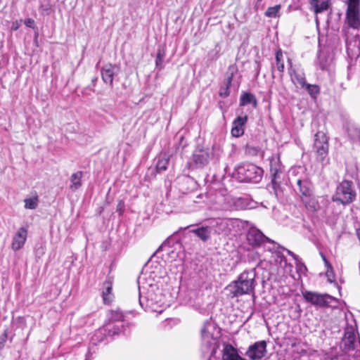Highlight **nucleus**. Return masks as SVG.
<instances>
[{
  "instance_id": "9b49d317",
  "label": "nucleus",
  "mask_w": 360,
  "mask_h": 360,
  "mask_svg": "<svg viewBox=\"0 0 360 360\" xmlns=\"http://www.w3.org/2000/svg\"><path fill=\"white\" fill-rule=\"evenodd\" d=\"M215 332H217V329L214 323L211 321H206L201 329V337L202 344L205 345L207 349H215L217 338L215 337Z\"/></svg>"
},
{
  "instance_id": "f704fd0d",
  "label": "nucleus",
  "mask_w": 360,
  "mask_h": 360,
  "mask_svg": "<svg viewBox=\"0 0 360 360\" xmlns=\"http://www.w3.org/2000/svg\"><path fill=\"white\" fill-rule=\"evenodd\" d=\"M25 202V207L26 209L30 210H34L37 208L38 205V198H26L24 200Z\"/></svg>"
},
{
  "instance_id": "20e7f679",
  "label": "nucleus",
  "mask_w": 360,
  "mask_h": 360,
  "mask_svg": "<svg viewBox=\"0 0 360 360\" xmlns=\"http://www.w3.org/2000/svg\"><path fill=\"white\" fill-rule=\"evenodd\" d=\"M234 175L241 182L259 183L263 175V169L253 164L246 163L236 168Z\"/></svg>"
},
{
  "instance_id": "1a4fd4ad",
  "label": "nucleus",
  "mask_w": 360,
  "mask_h": 360,
  "mask_svg": "<svg viewBox=\"0 0 360 360\" xmlns=\"http://www.w3.org/2000/svg\"><path fill=\"white\" fill-rule=\"evenodd\" d=\"M108 320L105 327L109 335H114L124 331V315L121 311L110 310L108 314Z\"/></svg>"
},
{
  "instance_id": "f257e3e1",
  "label": "nucleus",
  "mask_w": 360,
  "mask_h": 360,
  "mask_svg": "<svg viewBox=\"0 0 360 360\" xmlns=\"http://www.w3.org/2000/svg\"><path fill=\"white\" fill-rule=\"evenodd\" d=\"M160 281H155L149 277L139 283V304L141 307L158 311L159 308L167 305L165 295L160 287Z\"/></svg>"
},
{
  "instance_id": "58836bf2",
  "label": "nucleus",
  "mask_w": 360,
  "mask_h": 360,
  "mask_svg": "<svg viewBox=\"0 0 360 360\" xmlns=\"http://www.w3.org/2000/svg\"><path fill=\"white\" fill-rule=\"evenodd\" d=\"M295 261L297 271L300 273H304L307 271V267L302 262L299 257L297 258V260Z\"/></svg>"
},
{
  "instance_id": "49530a36",
  "label": "nucleus",
  "mask_w": 360,
  "mask_h": 360,
  "mask_svg": "<svg viewBox=\"0 0 360 360\" xmlns=\"http://www.w3.org/2000/svg\"><path fill=\"white\" fill-rule=\"evenodd\" d=\"M287 253L290 255L295 260H297V258L299 257L297 255H296L294 252L290 251V250L286 249L285 250Z\"/></svg>"
},
{
  "instance_id": "423d86ee",
  "label": "nucleus",
  "mask_w": 360,
  "mask_h": 360,
  "mask_svg": "<svg viewBox=\"0 0 360 360\" xmlns=\"http://www.w3.org/2000/svg\"><path fill=\"white\" fill-rule=\"evenodd\" d=\"M356 195L353 183L348 180H344L338 185L335 193L332 196V200L346 205L354 202Z\"/></svg>"
},
{
  "instance_id": "dca6fc26",
  "label": "nucleus",
  "mask_w": 360,
  "mask_h": 360,
  "mask_svg": "<svg viewBox=\"0 0 360 360\" xmlns=\"http://www.w3.org/2000/svg\"><path fill=\"white\" fill-rule=\"evenodd\" d=\"M119 72V68L110 63L105 65L101 70V77L104 83L113 86L114 76Z\"/></svg>"
},
{
  "instance_id": "bb28decb",
  "label": "nucleus",
  "mask_w": 360,
  "mask_h": 360,
  "mask_svg": "<svg viewBox=\"0 0 360 360\" xmlns=\"http://www.w3.org/2000/svg\"><path fill=\"white\" fill-rule=\"evenodd\" d=\"M238 67L236 64L230 65L225 73V78L223 82L224 86H231L233 78L238 72Z\"/></svg>"
},
{
  "instance_id": "a878e982",
  "label": "nucleus",
  "mask_w": 360,
  "mask_h": 360,
  "mask_svg": "<svg viewBox=\"0 0 360 360\" xmlns=\"http://www.w3.org/2000/svg\"><path fill=\"white\" fill-rule=\"evenodd\" d=\"M191 231L202 241H207L210 238L212 230L211 226H200L199 228L192 229Z\"/></svg>"
},
{
  "instance_id": "4be33fe9",
  "label": "nucleus",
  "mask_w": 360,
  "mask_h": 360,
  "mask_svg": "<svg viewBox=\"0 0 360 360\" xmlns=\"http://www.w3.org/2000/svg\"><path fill=\"white\" fill-rule=\"evenodd\" d=\"M223 360H247L241 357L238 352V350L231 345H225L223 349Z\"/></svg>"
},
{
  "instance_id": "ea45409f",
  "label": "nucleus",
  "mask_w": 360,
  "mask_h": 360,
  "mask_svg": "<svg viewBox=\"0 0 360 360\" xmlns=\"http://www.w3.org/2000/svg\"><path fill=\"white\" fill-rule=\"evenodd\" d=\"M230 86H224L223 84L219 91V96L221 97H224V98L229 96L230 94V91H229Z\"/></svg>"
},
{
  "instance_id": "7c9ffc66",
  "label": "nucleus",
  "mask_w": 360,
  "mask_h": 360,
  "mask_svg": "<svg viewBox=\"0 0 360 360\" xmlns=\"http://www.w3.org/2000/svg\"><path fill=\"white\" fill-rule=\"evenodd\" d=\"M82 175L83 173L80 171L72 174L70 177L71 184L70 186L71 190L76 191L82 186L81 179L82 178Z\"/></svg>"
},
{
  "instance_id": "412c9836",
  "label": "nucleus",
  "mask_w": 360,
  "mask_h": 360,
  "mask_svg": "<svg viewBox=\"0 0 360 360\" xmlns=\"http://www.w3.org/2000/svg\"><path fill=\"white\" fill-rule=\"evenodd\" d=\"M112 290V281L111 278H108L103 283L102 297L105 304H110L113 300Z\"/></svg>"
},
{
  "instance_id": "c756f323",
  "label": "nucleus",
  "mask_w": 360,
  "mask_h": 360,
  "mask_svg": "<svg viewBox=\"0 0 360 360\" xmlns=\"http://www.w3.org/2000/svg\"><path fill=\"white\" fill-rule=\"evenodd\" d=\"M248 104H252L254 108L257 107V102L255 96L250 93H244L240 98V105L245 106Z\"/></svg>"
},
{
  "instance_id": "4c0bfd02",
  "label": "nucleus",
  "mask_w": 360,
  "mask_h": 360,
  "mask_svg": "<svg viewBox=\"0 0 360 360\" xmlns=\"http://www.w3.org/2000/svg\"><path fill=\"white\" fill-rule=\"evenodd\" d=\"M259 152V148L251 145H247L245 147V153L251 155L256 156Z\"/></svg>"
},
{
  "instance_id": "c85d7f7f",
  "label": "nucleus",
  "mask_w": 360,
  "mask_h": 360,
  "mask_svg": "<svg viewBox=\"0 0 360 360\" xmlns=\"http://www.w3.org/2000/svg\"><path fill=\"white\" fill-rule=\"evenodd\" d=\"M275 68L281 73V77H282L283 72H284L285 65H284L283 52L281 49H278L276 52V65H275V66L272 67V72H274V69Z\"/></svg>"
},
{
  "instance_id": "09e8293b",
  "label": "nucleus",
  "mask_w": 360,
  "mask_h": 360,
  "mask_svg": "<svg viewBox=\"0 0 360 360\" xmlns=\"http://www.w3.org/2000/svg\"><path fill=\"white\" fill-rule=\"evenodd\" d=\"M288 73H289L290 70L295 69V68L292 67V60L290 58L288 59Z\"/></svg>"
},
{
  "instance_id": "79ce46f5",
  "label": "nucleus",
  "mask_w": 360,
  "mask_h": 360,
  "mask_svg": "<svg viewBox=\"0 0 360 360\" xmlns=\"http://www.w3.org/2000/svg\"><path fill=\"white\" fill-rule=\"evenodd\" d=\"M319 66L320 69L322 70H327L328 67V60L326 59L325 58H321L320 56L319 57Z\"/></svg>"
},
{
  "instance_id": "8fccbe9b",
  "label": "nucleus",
  "mask_w": 360,
  "mask_h": 360,
  "mask_svg": "<svg viewBox=\"0 0 360 360\" xmlns=\"http://www.w3.org/2000/svg\"><path fill=\"white\" fill-rule=\"evenodd\" d=\"M262 1V0H260V1L257 0V1H256L255 5V8L256 10H258V9H259V8L262 6V5H261Z\"/></svg>"
},
{
  "instance_id": "0eeeda50",
  "label": "nucleus",
  "mask_w": 360,
  "mask_h": 360,
  "mask_svg": "<svg viewBox=\"0 0 360 360\" xmlns=\"http://www.w3.org/2000/svg\"><path fill=\"white\" fill-rule=\"evenodd\" d=\"M314 150L316 159L322 165L329 162L328 158V140L323 131H319L314 135Z\"/></svg>"
},
{
  "instance_id": "f8f14e48",
  "label": "nucleus",
  "mask_w": 360,
  "mask_h": 360,
  "mask_svg": "<svg viewBox=\"0 0 360 360\" xmlns=\"http://www.w3.org/2000/svg\"><path fill=\"white\" fill-rule=\"evenodd\" d=\"M233 196L226 190L216 193L213 200V209L221 211H231Z\"/></svg>"
},
{
  "instance_id": "6e6d98bb",
  "label": "nucleus",
  "mask_w": 360,
  "mask_h": 360,
  "mask_svg": "<svg viewBox=\"0 0 360 360\" xmlns=\"http://www.w3.org/2000/svg\"><path fill=\"white\" fill-rule=\"evenodd\" d=\"M196 198L198 199V198H200L201 197H200V195H198Z\"/></svg>"
},
{
  "instance_id": "4d7b16f0",
  "label": "nucleus",
  "mask_w": 360,
  "mask_h": 360,
  "mask_svg": "<svg viewBox=\"0 0 360 360\" xmlns=\"http://www.w3.org/2000/svg\"><path fill=\"white\" fill-rule=\"evenodd\" d=\"M193 202L197 203V202H198V200H193Z\"/></svg>"
},
{
  "instance_id": "39448f33",
  "label": "nucleus",
  "mask_w": 360,
  "mask_h": 360,
  "mask_svg": "<svg viewBox=\"0 0 360 360\" xmlns=\"http://www.w3.org/2000/svg\"><path fill=\"white\" fill-rule=\"evenodd\" d=\"M295 190L299 194L301 200L308 210L311 211L318 210L319 205L313 195L311 185L308 180L297 179Z\"/></svg>"
},
{
  "instance_id": "cd10ccee",
  "label": "nucleus",
  "mask_w": 360,
  "mask_h": 360,
  "mask_svg": "<svg viewBox=\"0 0 360 360\" xmlns=\"http://www.w3.org/2000/svg\"><path fill=\"white\" fill-rule=\"evenodd\" d=\"M169 162V156L167 154L161 155L157 158L156 170L162 172L167 169Z\"/></svg>"
},
{
  "instance_id": "72a5a7b5",
  "label": "nucleus",
  "mask_w": 360,
  "mask_h": 360,
  "mask_svg": "<svg viewBox=\"0 0 360 360\" xmlns=\"http://www.w3.org/2000/svg\"><path fill=\"white\" fill-rule=\"evenodd\" d=\"M303 89H305L310 96L313 98H316L318 95L320 94V88L316 84H310L306 83Z\"/></svg>"
},
{
  "instance_id": "864d4df0",
  "label": "nucleus",
  "mask_w": 360,
  "mask_h": 360,
  "mask_svg": "<svg viewBox=\"0 0 360 360\" xmlns=\"http://www.w3.org/2000/svg\"><path fill=\"white\" fill-rule=\"evenodd\" d=\"M97 80H98L97 77L93 78L92 81H91L92 84L94 85Z\"/></svg>"
},
{
  "instance_id": "3c124183",
  "label": "nucleus",
  "mask_w": 360,
  "mask_h": 360,
  "mask_svg": "<svg viewBox=\"0 0 360 360\" xmlns=\"http://www.w3.org/2000/svg\"><path fill=\"white\" fill-rule=\"evenodd\" d=\"M356 134V136H358L359 141H360V129H354Z\"/></svg>"
},
{
  "instance_id": "b1692460",
  "label": "nucleus",
  "mask_w": 360,
  "mask_h": 360,
  "mask_svg": "<svg viewBox=\"0 0 360 360\" xmlns=\"http://www.w3.org/2000/svg\"><path fill=\"white\" fill-rule=\"evenodd\" d=\"M270 172L271 175V179H274V181L276 179H281L282 168L279 158H271L270 160Z\"/></svg>"
},
{
  "instance_id": "9d476101",
  "label": "nucleus",
  "mask_w": 360,
  "mask_h": 360,
  "mask_svg": "<svg viewBox=\"0 0 360 360\" xmlns=\"http://www.w3.org/2000/svg\"><path fill=\"white\" fill-rule=\"evenodd\" d=\"M246 238L249 245L254 248H258L264 245L265 243H269L271 244L272 248H269V250L276 248V243L266 237L259 229L255 226H251L247 233Z\"/></svg>"
},
{
  "instance_id": "6e6552de",
  "label": "nucleus",
  "mask_w": 360,
  "mask_h": 360,
  "mask_svg": "<svg viewBox=\"0 0 360 360\" xmlns=\"http://www.w3.org/2000/svg\"><path fill=\"white\" fill-rule=\"evenodd\" d=\"M303 297L307 302L319 307H336L338 304V299L328 294L306 291Z\"/></svg>"
},
{
  "instance_id": "c03bdc74",
  "label": "nucleus",
  "mask_w": 360,
  "mask_h": 360,
  "mask_svg": "<svg viewBox=\"0 0 360 360\" xmlns=\"http://www.w3.org/2000/svg\"><path fill=\"white\" fill-rule=\"evenodd\" d=\"M24 23L27 27L33 28L34 25V20L32 18H27Z\"/></svg>"
},
{
  "instance_id": "a211bd4d",
  "label": "nucleus",
  "mask_w": 360,
  "mask_h": 360,
  "mask_svg": "<svg viewBox=\"0 0 360 360\" xmlns=\"http://www.w3.org/2000/svg\"><path fill=\"white\" fill-rule=\"evenodd\" d=\"M248 121V116H238L233 122L231 134L234 137H240L244 134V126Z\"/></svg>"
},
{
  "instance_id": "6ab92c4d",
  "label": "nucleus",
  "mask_w": 360,
  "mask_h": 360,
  "mask_svg": "<svg viewBox=\"0 0 360 360\" xmlns=\"http://www.w3.org/2000/svg\"><path fill=\"white\" fill-rule=\"evenodd\" d=\"M292 82L297 86L304 88L307 82L305 74L302 70L292 69L289 72Z\"/></svg>"
},
{
  "instance_id": "a19ab883",
  "label": "nucleus",
  "mask_w": 360,
  "mask_h": 360,
  "mask_svg": "<svg viewBox=\"0 0 360 360\" xmlns=\"http://www.w3.org/2000/svg\"><path fill=\"white\" fill-rule=\"evenodd\" d=\"M347 8H359L360 0H347Z\"/></svg>"
},
{
  "instance_id": "7ed1b4c3",
  "label": "nucleus",
  "mask_w": 360,
  "mask_h": 360,
  "mask_svg": "<svg viewBox=\"0 0 360 360\" xmlns=\"http://www.w3.org/2000/svg\"><path fill=\"white\" fill-rule=\"evenodd\" d=\"M346 25L344 28L346 39L359 42L360 45V12L359 8H347Z\"/></svg>"
},
{
  "instance_id": "de8ad7c7",
  "label": "nucleus",
  "mask_w": 360,
  "mask_h": 360,
  "mask_svg": "<svg viewBox=\"0 0 360 360\" xmlns=\"http://www.w3.org/2000/svg\"><path fill=\"white\" fill-rule=\"evenodd\" d=\"M321 257L323 258V260L325 263V265L326 266V268H330V266H332L330 262L327 260V259L326 258V257L323 255H321Z\"/></svg>"
},
{
  "instance_id": "c9c22d12",
  "label": "nucleus",
  "mask_w": 360,
  "mask_h": 360,
  "mask_svg": "<svg viewBox=\"0 0 360 360\" xmlns=\"http://www.w3.org/2000/svg\"><path fill=\"white\" fill-rule=\"evenodd\" d=\"M165 55V51L164 49L159 48L157 52V56L155 59V64L158 68L160 69L162 68L163 59Z\"/></svg>"
},
{
  "instance_id": "f3484780",
  "label": "nucleus",
  "mask_w": 360,
  "mask_h": 360,
  "mask_svg": "<svg viewBox=\"0 0 360 360\" xmlns=\"http://www.w3.org/2000/svg\"><path fill=\"white\" fill-rule=\"evenodd\" d=\"M27 236V231L25 228H20L13 237L12 242V249L17 251L22 248Z\"/></svg>"
},
{
  "instance_id": "a18cd8bd",
  "label": "nucleus",
  "mask_w": 360,
  "mask_h": 360,
  "mask_svg": "<svg viewBox=\"0 0 360 360\" xmlns=\"http://www.w3.org/2000/svg\"><path fill=\"white\" fill-rule=\"evenodd\" d=\"M40 7L43 11H49L51 9V4L48 1L46 3L42 4Z\"/></svg>"
},
{
  "instance_id": "473e14b6",
  "label": "nucleus",
  "mask_w": 360,
  "mask_h": 360,
  "mask_svg": "<svg viewBox=\"0 0 360 360\" xmlns=\"http://www.w3.org/2000/svg\"><path fill=\"white\" fill-rule=\"evenodd\" d=\"M356 335L353 330H347L345 334V344L349 349L354 348Z\"/></svg>"
},
{
  "instance_id": "393cba45",
  "label": "nucleus",
  "mask_w": 360,
  "mask_h": 360,
  "mask_svg": "<svg viewBox=\"0 0 360 360\" xmlns=\"http://www.w3.org/2000/svg\"><path fill=\"white\" fill-rule=\"evenodd\" d=\"M314 12L321 13L330 8V0H309Z\"/></svg>"
},
{
  "instance_id": "5701e85b",
  "label": "nucleus",
  "mask_w": 360,
  "mask_h": 360,
  "mask_svg": "<svg viewBox=\"0 0 360 360\" xmlns=\"http://www.w3.org/2000/svg\"><path fill=\"white\" fill-rule=\"evenodd\" d=\"M251 207V201L248 198H235L233 196L231 211L243 210Z\"/></svg>"
},
{
  "instance_id": "5fc2aeb1",
  "label": "nucleus",
  "mask_w": 360,
  "mask_h": 360,
  "mask_svg": "<svg viewBox=\"0 0 360 360\" xmlns=\"http://www.w3.org/2000/svg\"><path fill=\"white\" fill-rule=\"evenodd\" d=\"M349 134H350L351 136H354V137L355 134H352V133H351V132H349Z\"/></svg>"
},
{
  "instance_id": "603ef678",
  "label": "nucleus",
  "mask_w": 360,
  "mask_h": 360,
  "mask_svg": "<svg viewBox=\"0 0 360 360\" xmlns=\"http://www.w3.org/2000/svg\"><path fill=\"white\" fill-rule=\"evenodd\" d=\"M12 29L14 30H17L18 29V25L13 24V26H12Z\"/></svg>"
},
{
  "instance_id": "37998d69",
  "label": "nucleus",
  "mask_w": 360,
  "mask_h": 360,
  "mask_svg": "<svg viewBox=\"0 0 360 360\" xmlns=\"http://www.w3.org/2000/svg\"><path fill=\"white\" fill-rule=\"evenodd\" d=\"M326 276L328 278V281H330V283L334 281L335 276L332 266H330V268H327Z\"/></svg>"
},
{
  "instance_id": "e433bc0d",
  "label": "nucleus",
  "mask_w": 360,
  "mask_h": 360,
  "mask_svg": "<svg viewBox=\"0 0 360 360\" xmlns=\"http://www.w3.org/2000/svg\"><path fill=\"white\" fill-rule=\"evenodd\" d=\"M281 9L280 5H276L273 7H269L265 12V15L269 18H276L278 16V12Z\"/></svg>"
},
{
  "instance_id": "2f4dec72",
  "label": "nucleus",
  "mask_w": 360,
  "mask_h": 360,
  "mask_svg": "<svg viewBox=\"0 0 360 360\" xmlns=\"http://www.w3.org/2000/svg\"><path fill=\"white\" fill-rule=\"evenodd\" d=\"M268 189L271 193H274L276 198H279L282 193V188L281 186V179H271V184L268 185Z\"/></svg>"
},
{
  "instance_id": "f03ea898",
  "label": "nucleus",
  "mask_w": 360,
  "mask_h": 360,
  "mask_svg": "<svg viewBox=\"0 0 360 360\" xmlns=\"http://www.w3.org/2000/svg\"><path fill=\"white\" fill-rule=\"evenodd\" d=\"M256 272L254 269L245 270L238 277V279L229 284L225 290L231 298L244 295H254L256 286Z\"/></svg>"
},
{
  "instance_id": "2eb2a0df",
  "label": "nucleus",
  "mask_w": 360,
  "mask_h": 360,
  "mask_svg": "<svg viewBox=\"0 0 360 360\" xmlns=\"http://www.w3.org/2000/svg\"><path fill=\"white\" fill-rule=\"evenodd\" d=\"M235 220L232 219H217L211 225L212 230L217 234L228 235L233 227Z\"/></svg>"
},
{
  "instance_id": "ddd939ff",
  "label": "nucleus",
  "mask_w": 360,
  "mask_h": 360,
  "mask_svg": "<svg viewBox=\"0 0 360 360\" xmlns=\"http://www.w3.org/2000/svg\"><path fill=\"white\" fill-rule=\"evenodd\" d=\"M266 353V342L264 340H261L249 346L245 355L251 360H259L265 356Z\"/></svg>"
},
{
  "instance_id": "aec40b11",
  "label": "nucleus",
  "mask_w": 360,
  "mask_h": 360,
  "mask_svg": "<svg viewBox=\"0 0 360 360\" xmlns=\"http://www.w3.org/2000/svg\"><path fill=\"white\" fill-rule=\"evenodd\" d=\"M159 249H164L167 251L168 258L171 260H176L181 258L182 252V245L180 243H176L173 247H167L166 244H162Z\"/></svg>"
},
{
  "instance_id": "4468645a",
  "label": "nucleus",
  "mask_w": 360,
  "mask_h": 360,
  "mask_svg": "<svg viewBox=\"0 0 360 360\" xmlns=\"http://www.w3.org/2000/svg\"><path fill=\"white\" fill-rule=\"evenodd\" d=\"M212 155V149L197 148L193 152V161L197 167H204L209 163Z\"/></svg>"
}]
</instances>
